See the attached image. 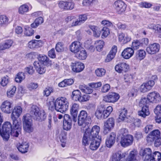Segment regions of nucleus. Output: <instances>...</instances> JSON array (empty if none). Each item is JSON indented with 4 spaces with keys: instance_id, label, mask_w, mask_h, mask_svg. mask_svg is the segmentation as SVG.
I'll return each mask as SVG.
<instances>
[{
    "instance_id": "f257e3e1",
    "label": "nucleus",
    "mask_w": 161,
    "mask_h": 161,
    "mask_svg": "<svg viewBox=\"0 0 161 161\" xmlns=\"http://www.w3.org/2000/svg\"><path fill=\"white\" fill-rule=\"evenodd\" d=\"M38 58L39 61H35L34 63V65L37 72L42 74L46 71L45 66H51L52 62L44 55H39Z\"/></svg>"
},
{
    "instance_id": "f03ea898",
    "label": "nucleus",
    "mask_w": 161,
    "mask_h": 161,
    "mask_svg": "<svg viewBox=\"0 0 161 161\" xmlns=\"http://www.w3.org/2000/svg\"><path fill=\"white\" fill-rule=\"evenodd\" d=\"M55 109L57 111L63 113L66 111L69 107V103L67 98L61 97L57 98L54 102H53Z\"/></svg>"
},
{
    "instance_id": "7ed1b4c3",
    "label": "nucleus",
    "mask_w": 161,
    "mask_h": 161,
    "mask_svg": "<svg viewBox=\"0 0 161 161\" xmlns=\"http://www.w3.org/2000/svg\"><path fill=\"white\" fill-rule=\"evenodd\" d=\"M30 114L31 117H32L34 119L40 122L44 120L46 118V114L45 111L43 110H40L36 105L31 106Z\"/></svg>"
},
{
    "instance_id": "20e7f679",
    "label": "nucleus",
    "mask_w": 161,
    "mask_h": 161,
    "mask_svg": "<svg viewBox=\"0 0 161 161\" xmlns=\"http://www.w3.org/2000/svg\"><path fill=\"white\" fill-rule=\"evenodd\" d=\"M90 119L88 116L86 112L82 110L79 114L78 118V124L79 125L85 129V130L89 128V122L90 121Z\"/></svg>"
},
{
    "instance_id": "39448f33",
    "label": "nucleus",
    "mask_w": 161,
    "mask_h": 161,
    "mask_svg": "<svg viewBox=\"0 0 161 161\" xmlns=\"http://www.w3.org/2000/svg\"><path fill=\"white\" fill-rule=\"evenodd\" d=\"M23 120L24 130L29 133L32 132L34 130V128L31 117L25 115L23 116Z\"/></svg>"
},
{
    "instance_id": "423d86ee",
    "label": "nucleus",
    "mask_w": 161,
    "mask_h": 161,
    "mask_svg": "<svg viewBox=\"0 0 161 161\" xmlns=\"http://www.w3.org/2000/svg\"><path fill=\"white\" fill-rule=\"evenodd\" d=\"M120 96L117 93L114 92L109 93L104 97L103 100L106 102L109 103H115L118 101Z\"/></svg>"
},
{
    "instance_id": "0eeeda50",
    "label": "nucleus",
    "mask_w": 161,
    "mask_h": 161,
    "mask_svg": "<svg viewBox=\"0 0 161 161\" xmlns=\"http://www.w3.org/2000/svg\"><path fill=\"white\" fill-rule=\"evenodd\" d=\"M22 112V109L20 106H17L14 107L11 115V117L13 122H14L15 123L19 122L17 119L19 116Z\"/></svg>"
},
{
    "instance_id": "6e6552de",
    "label": "nucleus",
    "mask_w": 161,
    "mask_h": 161,
    "mask_svg": "<svg viewBox=\"0 0 161 161\" xmlns=\"http://www.w3.org/2000/svg\"><path fill=\"white\" fill-rule=\"evenodd\" d=\"M113 6L119 14H121L124 12L126 8V5L122 0H117L115 1Z\"/></svg>"
},
{
    "instance_id": "1a4fd4ad",
    "label": "nucleus",
    "mask_w": 161,
    "mask_h": 161,
    "mask_svg": "<svg viewBox=\"0 0 161 161\" xmlns=\"http://www.w3.org/2000/svg\"><path fill=\"white\" fill-rule=\"evenodd\" d=\"M114 125V120L113 118H109L104 123L103 133L106 134L110 131Z\"/></svg>"
},
{
    "instance_id": "9d476101",
    "label": "nucleus",
    "mask_w": 161,
    "mask_h": 161,
    "mask_svg": "<svg viewBox=\"0 0 161 161\" xmlns=\"http://www.w3.org/2000/svg\"><path fill=\"white\" fill-rule=\"evenodd\" d=\"M133 141V136L130 135H128L126 136L121 137L120 143L122 146L126 147L131 145Z\"/></svg>"
},
{
    "instance_id": "9b49d317",
    "label": "nucleus",
    "mask_w": 161,
    "mask_h": 161,
    "mask_svg": "<svg viewBox=\"0 0 161 161\" xmlns=\"http://www.w3.org/2000/svg\"><path fill=\"white\" fill-rule=\"evenodd\" d=\"M72 118L68 114H64V116L63 129L66 130H70L72 127Z\"/></svg>"
},
{
    "instance_id": "f8f14e48",
    "label": "nucleus",
    "mask_w": 161,
    "mask_h": 161,
    "mask_svg": "<svg viewBox=\"0 0 161 161\" xmlns=\"http://www.w3.org/2000/svg\"><path fill=\"white\" fill-rule=\"evenodd\" d=\"M12 103L7 101H4L0 106L1 111L4 113L9 114L13 109Z\"/></svg>"
},
{
    "instance_id": "ddd939ff",
    "label": "nucleus",
    "mask_w": 161,
    "mask_h": 161,
    "mask_svg": "<svg viewBox=\"0 0 161 161\" xmlns=\"http://www.w3.org/2000/svg\"><path fill=\"white\" fill-rule=\"evenodd\" d=\"M160 45L157 43L149 44L146 48L147 52L149 54L153 55L158 53L160 50Z\"/></svg>"
},
{
    "instance_id": "4468645a",
    "label": "nucleus",
    "mask_w": 161,
    "mask_h": 161,
    "mask_svg": "<svg viewBox=\"0 0 161 161\" xmlns=\"http://www.w3.org/2000/svg\"><path fill=\"white\" fill-rule=\"evenodd\" d=\"M161 136L160 132L158 130H154L151 132L147 137L146 140L148 143L153 142L156 139Z\"/></svg>"
},
{
    "instance_id": "2eb2a0df",
    "label": "nucleus",
    "mask_w": 161,
    "mask_h": 161,
    "mask_svg": "<svg viewBox=\"0 0 161 161\" xmlns=\"http://www.w3.org/2000/svg\"><path fill=\"white\" fill-rule=\"evenodd\" d=\"M147 96L150 103H157L161 101V97L159 94L155 92L149 93Z\"/></svg>"
},
{
    "instance_id": "dca6fc26",
    "label": "nucleus",
    "mask_w": 161,
    "mask_h": 161,
    "mask_svg": "<svg viewBox=\"0 0 161 161\" xmlns=\"http://www.w3.org/2000/svg\"><path fill=\"white\" fill-rule=\"evenodd\" d=\"M155 84L154 81L150 80L146 83L142 84L140 87V90L141 92H145L150 90Z\"/></svg>"
},
{
    "instance_id": "f3484780",
    "label": "nucleus",
    "mask_w": 161,
    "mask_h": 161,
    "mask_svg": "<svg viewBox=\"0 0 161 161\" xmlns=\"http://www.w3.org/2000/svg\"><path fill=\"white\" fill-rule=\"evenodd\" d=\"M71 67L72 71L75 73H79L83 70L85 66L84 64L79 62L72 63Z\"/></svg>"
},
{
    "instance_id": "a211bd4d",
    "label": "nucleus",
    "mask_w": 161,
    "mask_h": 161,
    "mask_svg": "<svg viewBox=\"0 0 161 161\" xmlns=\"http://www.w3.org/2000/svg\"><path fill=\"white\" fill-rule=\"evenodd\" d=\"M140 155L145 159L144 160L148 161L150 159L152 155V150L149 148L141 149L140 152Z\"/></svg>"
},
{
    "instance_id": "6ab92c4d",
    "label": "nucleus",
    "mask_w": 161,
    "mask_h": 161,
    "mask_svg": "<svg viewBox=\"0 0 161 161\" xmlns=\"http://www.w3.org/2000/svg\"><path fill=\"white\" fill-rule=\"evenodd\" d=\"M21 130V123L18 122L17 123H15L14 122H13V128L10 131V134L13 136L17 137L19 133H20Z\"/></svg>"
},
{
    "instance_id": "aec40b11",
    "label": "nucleus",
    "mask_w": 161,
    "mask_h": 161,
    "mask_svg": "<svg viewBox=\"0 0 161 161\" xmlns=\"http://www.w3.org/2000/svg\"><path fill=\"white\" fill-rule=\"evenodd\" d=\"M82 48L81 43L78 41L74 42L69 46L70 50L75 53L80 51Z\"/></svg>"
},
{
    "instance_id": "412c9836",
    "label": "nucleus",
    "mask_w": 161,
    "mask_h": 161,
    "mask_svg": "<svg viewBox=\"0 0 161 161\" xmlns=\"http://www.w3.org/2000/svg\"><path fill=\"white\" fill-rule=\"evenodd\" d=\"M115 70L119 73L126 72L129 68V65L125 63H121L117 64L115 66Z\"/></svg>"
},
{
    "instance_id": "4be33fe9",
    "label": "nucleus",
    "mask_w": 161,
    "mask_h": 161,
    "mask_svg": "<svg viewBox=\"0 0 161 161\" xmlns=\"http://www.w3.org/2000/svg\"><path fill=\"white\" fill-rule=\"evenodd\" d=\"M117 47L115 45H114L112 47L111 50L105 59V62H109L114 58L117 52Z\"/></svg>"
},
{
    "instance_id": "5701e85b",
    "label": "nucleus",
    "mask_w": 161,
    "mask_h": 161,
    "mask_svg": "<svg viewBox=\"0 0 161 161\" xmlns=\"http://www.w3.org/2000/svg\"><path fill=\"white\" fill-rule=\"evenodd\" d=\"M134 50L132 48L127 47L122 52V56L125 59H128L131 58L134 54Z\"/></svg>"
},
{
    "instance_id": "b1692460",
    "label": "nucleus",
    "mask_w": 161,
    "mask_h": 161,
    "mask_svg": "<svg viewBox=\"0 0 161 161\" xmlns=\"http://www.w3.org/2000/svg\"><path fill=\"white\" fill-rule=\"evenodd\" d=\"M99 131V127L95 125L92 127L90 132L87 133L94 138L100 139L101 137L98 135Z\"/></svg>"
},
{
    "instance_id": "393cba45",
    "label": "nucleus",
    "mask_w": 161,
    "mask_h": 161,
    "mask_svg": "<svg viewBox=\"0 0 161 161\" xmlns=\"http://www.w3.org/2000/svg\"><path fill=\"white\" fill-rule=\"evenodd\" d=\"M116 134L112 132L107 137L106 141V144L108 147H110L114 144L115 142Z\"/></svg>"
},
{
    "instance_id": "a878e982",
    "label": "nucleus",
    "mask_w": 161,
    "mask_h": 161,
    "mask_svg": "<svg viewBox=\"0 0 161 161\" xmlns=\"http://www.w3.org/2000/svg\"><path fill=\"white\" fill-rule=\"evenodd\" d=\"M119 41L122 42L123 43L126 44L131 40V37L127 33L121 32L118 34Z\"/></svg>"
},
{
    "instance_id": "bb28decb",
    "label": "nucleus",
    "mask_w": 161,
    "mask_h": 161,
    "mask_svg": "<svg viewBox=\"0 0 161 161\" xmlns=\"http://www.w3.org/2000/svg\"><path fill=\"white\" fill-rule=\"evenodd\" d=\"M94 139L93 137L91 136L86 131L84 133L82 138L83 144L85 146L89 145Z\"/></svg>"
},
{
    "instance_id": "cd10ccee",
    "label": "nucleus",
    "mask_w": 161,
    "mask_h": 161,
    "mask_svg": "<svg viewBox=\"0 0 161 161\" xmlns=\"http://www.w3.org/2000/svg\"><path fill=\"white\" fill-rule=\"evenodd\" d=\"M29 147V144L26 142L19 143L17 146L18 150L22 153H25L27 152Z\"/></svg>"
},
{
    "instance_id": "c85d7f7f",
    "label": "nucleus",
    "mask_w": 161,
    "mask_h": 161,
    "mask_svg": "<svg viewBox=\"0 0 161 161\" xmlns=\"http://www.w3.org/2000/svg\"><path fill=\"white\" fill-rule=\"evenodd\" d=\"M42 45V42L40 40H32L28 43V47L31 49L38 48L41 47Z\"/></svg>"
},
{
    "instance_id": "c756f323",
    "label": "nucleus",
    "mask_w": 161,
    "mask_h": 161,
    "mask_svg": "<svg viewBox=\"0 0 161 161\" xmlns=\"http://www.w3.org/2000/svg\"><path fill=\"white\" fill-rule=\"evenodd\" d=\"M126 154L125 153L121 154L120 152L114 153L112 157V161H120L121 159L125 158Z\"/></svg>"
},
{
    "instance_id": "7c9ffc66",
    "label": "nucleus",
    "mask_w": 161,
    "mask_h": 161,
    "mask_svg": "<svg viewBox=\"0 0 161 161\" xmlns=\"http://www.w3.org/2000/svg\"><path fill=\"white\" fill-rule=\"evenodd\" d=\"M76 57L80 60H84L87 57V53L86 51L83 48L76 53Z\"/></svg>"
},
{
    "instance_id": "2f4dec72",
    "label": "nucleus",
    "mask_w": 161,
    "mask_h": 161,
    "mask_svg": "<svg viewBox=\"0 0 161 161\" xmlns=\"http://www.w3.org/2000/svg\"><path fill=\"white\" fill-rule=\"evenodd\" d=\"M89 27L93 31V36L96 37H98L100 36L101 31L100 28L97 26L89 25Z\"/></svg>"
},
{
    "instance_id": "473e14b6",
    "label": "nucleus",
    "mask_w": 161,
    "mask_h": 161,
    "mask_svg": "<svg viewBox=\"0 0 161 161\" xmlns=\"http://www.w3.org/2000/svg\"><path fill=\"white\" fill-rule=\"evenodd\" d=\"M81 95L80 91L78 90H76L72 92L71 97L73 100L79 102Z\"/></svg>"
},
{
    "instance_id": "72a5a7b5",
    "label": "nucleus",
    "mask_w": 161,
    "mask_h": 161,
    "mask_svg": "<svg viewBox=\"0 0 161 161\" xmlns=\"http://www.w3.org/2000/svg\"><path fill=\"white\" fill-rule=\"evenodd\" d=\"M142 110L138 112L139 115L143 118H145L146 116H148L150 114V112L147 106H143L142 107Z\"/></svg>"
},
{
    "instance_id": "f704fd0d",
    "label": "nucleus",
    "mask_w": 161,
    "mask_h": 161,
    "mask_svg": "<svg viewBox=\"0 0 161 161\" xmlns=\"http://www.w3.org/2000/svg\"><path fill=\"white\" fill-rule=\"evenodd\" d=\"M29 7L26 4H24L20 6L18 8V12L21 15H24L29 11Z\"/></svg>"
},
{
    "instance_id": "c9c22d12",
    "label": "nucleus",
    "mask_w": 161,
    "mask_h": 161,
    "mask_svg": "<svg viewBox=\"0 0 161 161\" xmlns=\"http://www.w3.org/2000/svg\"><path fill=\"white\" fill-rule=\"evenodd\" d=\"M79 88L82 92L87 94L91 93L92 92V90L90 87L87 86L85 84H81L79 85Z\"/></svg>"
},
{
    "instance_id": "e433bc0d",
    "label": "nucleus",
    "mask_w": 161,
    "mask_h": 161,
    "mask_svg": "<svg viewBox=\"0 0 161 161\" xmlns=\"http://www.w3.org/2000/svg\"><path fill=\"white\" fill-rule=\"evenodd\" d=\"M97 139H94L90 143V148L92 150H96L99 147L100 143L99 141L97 140Z\"/></svg>"
},
{
    "instance_id": "4c0bfd02",
    "label": "nucleus",
    "mask_w": 161,
    "mask_h": 161,
    "mask_svg": "<svg viewBox=\"0 0 161 161\" xmlns=\"http://www.w3.org/2000/svg\"><path fill=\"white\" fill-rule=\"evenodd\" d=\"M79 108V105L77 103L72 104L70 107V113L72 116L77 115Z\"/></svg>"
},
{
    "instance_id": "58836bf2",
    "label": "nucleus",
    "mask_w": 161,
    "mask_h": 161,
    "mask_svg": "<svg viewBox=\"0 0 161 161\" xmlns=\"http://www.w3.org/2000/svg\"><path fill=\"white\" fill-rule=\"evenodd\" d=\"M137 153L136 150L131 151L127 158V161H138L137 159Z\"/></svg>"
},
{
    "instance_id": "ea45409f",
    "label": "nucleus",
    "mask_w": 161,
    "mask_h": 161,
    "mask_svg": "<svg viewBox=\"0 0 161 161\" xmlns=\"http://www.w3.org/2000/svg\"><path fill=\"white\" fill-rule=\"evenodd\" d=\"M150 161H160L161 160V153L158 151L154 152L151 156Z\"/></svg>"
},
{
    "instance_id": "a19ab883",
    "label": "nucleus",
    "mask_w": 161,
    "mask_h": 161,
    "mask_svg": "<svg viewBox=\"0 0 161 161\" xmlns=\"http://www.w3.org/2000/svg\"><path fill=\"white\" fill-rule=\"evenodd\" d=\"M104 114V110L99 108L97 109L95 113V116L99 119H106L107 118H105Z\"/></svg>"
},
{
    "instance_id": "79ce46f5",
    "label": "nucleus",
    "mask_w": 161,
    "mask_h": 161,
    "mask_svg": "<svg viewBox=\"0 0 161 161\" xmlns=\"http://www.w3.org/2000/svg\"><path fill=\"white\" fill-rule=\"evenodd\" d=\"M146 53L145 51L142 49L139 50L136 53V56L137 58L140 60L143 59L145 57Z\"/></svg>"
},
{
    "instance_id": "37998d69",
    "label": "nucleus",
    "mask_w": 161,
    "mask_h": 161,
    "mask_svg": "<svg viewBox=\"0 0 161 161\" xmlns=\"http://www.w3.org/2000/svg\"><path fill=\"white\" fill-rule=\"evenodd\" d=\"M8 18L6 15H0V25L2 26L7 24L8 23Z\"/></svg>"
},
{
    "instance_id": "c03bdc74",
    "label": "nucleus",
    "mask_w": 161,
    "mask_h": 161,
    "mask_svg": "<svg viewBox=\"0 0 161 161\" xmlns=\"http://www.w3.org/2000/svg\"><path fill=\"white\" fill-rule=\"evenodd\" d=\"M25 73L23 72H20L17 74L15 80L17 82L20 83L25 79Z\"/></svg>"
},
{
    "instance_id": "a18cd8bd",
    "label": "nucleus",
    "mask_w": 161,
    "mask_h": 161,
    "mask_svg": "<svg viewBox=\"0 0 161 161\" xmlns=\"http://www.w3.org/2000/svg\"><path fill=\"white\" fill-rule=\"evenodd\" d=\"M142 46V43L137 40H134L132 42L131 47L133 50H136Z\"/></svg>"
},
{
    "instance_id": "49530a36",
    "label": "nucleus",
    "mask_w": 161,
    "mask_h": 161,
    "mask_svg": "<svg viewBox=\"0 0 161 161\" xmlns=\"http://www.w3.org/2000/svg\"><path fill=\"white\" fill-rule=\"evenodd\" d=\"M137 89L132 88L129 91L128 96L130 97H135L137 95Z\"/></svg>"
},
{
    "instance_id": "de8ad7c7",
    "label": "nucleus",
    "mask_w": 161,
    "mask_h": 161,
    "mask_svg": "<svg viewBox=\"0 0 161 161\" xmlns=\"http://www.w3.org/2000/svg\"><path fill=\"white\" fill-rule=\"evenodd\" d=\"M127 110L124 108L121 110L119 115V118L122 121H124L126 118Z\"/></svg>"
},
{
    "instance_id": "09e8293b",
    "label": "nucleus",
    "mask_w": 161,
    "mask_h": 161,
    "mask_svg": "<svg viewBox=\"0 0 161 161\" xmlns=\"http://www.w3.org/2000/svg\"><path fill=\"white\" fill-rule=\"evenodd\" d=\"M95 43L96 44V48L98 51H100L103 48L104 45V42L103 41L100 40L96 41Z\"/></svg>"
},
{
    "instance_id": "8fccbe9b",
    "label": "nucleus",
    "mask_w": 161,
    "mask_h": 161,
    "mask_svg": "<svg viewBox=\"0 0 161 161\" xmlns=\"http://www.w3.org/2000/svg\"><path fill=\"white\" fill-rule=\"evenodd\" d=\"M25 34L26 36H30L32 35L34 33V30L31 27L25 26Z\"/></svg>"
},
{
    "instance_id": "3c124183",
    "label": "nucleus",
    "mask_w": 161,
    "mask_h": 161,
    "mask_svg": "<svg viewBox=\"0 0 161 161\" xmlns=\"http://www.w3.org/2000/svg\"><path fill=\"white\" fill-rule=\"evenodd\" d=\"M150 102L148 98H142L140 100L139 104V105L140 107H143V106H147V105Z\"/></svg>"
},
{
    "instance_id": "603ef678",
    "label": "nucleus",
    "mask_w": 161,
    "mask_h": 161,
    "mask_svg": "<svg viewBox=\"0 0 161 161\" xmlns=\"http://www.w3.org/2000/svg\"><path fill=\"white\" fill-rule=\"evenodd\" d=\"M102 32V38H106L110 33L109 29L106 27H104L101 30Z\"/></svg>"
},
{
    "instance_id": "864d4df0",
    "label": "nucleus",
    "mask_w": 161,
    "mask_h": 161,
    "mask_svg": "<svg viewBox=\"0 0 161 161\" xmlns=\"http://www.w3.org/2000/svg\"><path fill=\"white\" fill-rule=\"evenodd\" d=\"M95 72L97 76L101 77L105 75V70L104 69L98 68L95 70Z\"/></svg>"
},
{
    "instance_id": "5fc2aeb1",
    "label": "nucleus",
    "mask_w": 161,
    "mask_h": 161,
    "mask_svg": "<svg viewBox=\"0 0 161 161\" xmlns=\"http://www.w3.org/2000/svg\"><path fill=\"white\" fill-rule=\"evenodd\" d=\"M55 49L56 51L58 52H63L64 50V45L61 42H59L56 44Z\"/></svg>"
},
{
    "instance_id": "6e6d98bb",
    "label": "nucleus",
    "mask_w": 161,
    "mask_h": 161,
    "mask_svg": "<svg viewBox=\"0 0 161 161\" xmlns=\"http://www.w3.org/2000/svg\"><path fill=\"white\" fill-rule=\"evenodd\" d=\"M119 135L121 136V137L130 135L128 134V130L126 128H122L120 129L119 131Z\"/></svg>"
},
{
    "instance_id": "4d7b16f0",
    "label": "nucleus",
    "mask_w": 161,
    "mask_h": 161,
    "mask_svg": "<svg viewBox=\"0 0 161 161\" xmlns=\"http://www.w3.org/2000/svg\"><path fill=\"white\" fill-rule=\"evenodd\" d=\"M9 78L8 76H4L2 78L1 84L3 86H6L9 82Z\"/></svg>"
},
{
    "instance_id": "13d9d810",
    "label": "nucleus",
    "mask_w": 161,
    "mask_h": 161,
    "mask_svg": "<svg viewBox=\"0 0 161 161\" xmlns=\"http://www.w3.org/2000/svg\"><path fill=\"white\" fill-rule=\"evenodd\" d=\"M104 110V114L105 118H107L113 111V108L111 106L108 107L105 110Z\"/></svg>"
},
{
    "instance_id": "bf43d9fd",
    "label": "nucleus",
    "mask_w": 161,
    "mask_h": 161,
    "mask_svg": "<svg viewBox=\"0 0 161 161\" xmlns=\"http://www.w3.org/2000/svg\"><path fill=\"white\" fill-rule=\"evenodd\" d=\"M101 24L105 26V27H112L113 26V24L112 23L108 20H104L101 22Z\"/></svg>"
},
{
    "instance_id": "052dcab7",
    "label": "nucleus",
    "mask_w": 161,
    "mask_h": 161,
    "mask_svg": "<svg viewBox=\"0 0 161 161\" xmlns=\"http://www.w3.org/2000/svg\"><path fill=\"white\" fill-rule=\"evenodd\" d=\"M132 76L130 74H126L124 76V80L126 82H130L132 80Z\"/></svg>"
},
{
    "instance_id": "680f3d73",
    "label": "nucleus",
    "mask_w": 161,
    "mask_h": 161,
    "mask_svg": "<svg viewBox=\"0 0 161 161\" xmlns=\"http://www.w3.org/2000/svg\"><path fill=\"white\" fill-rule=\"evenodd\" d=\"M102 85V83L101 82L96 83H92L89 84L90 87L92 88H96L100 87Z\"/></svg>"
},
{
    "instance_id": "e2e57ef3",
    "label": "nucleus",
    "mask_w": 161,
    "mask_h": 161,
    "mask_svg": "<svg viewBox=\"0 0 161 161\" xmlns=\"http://www.w3.org/2000/svg\"><path fill=\"white\" fill-rule=\"evenodd\" d=\"M90 96L87 94L84 95L82 96L81 97L80 102L82 103L86 102L89 100Z\"/></svg>"
},
{
    "instance_id": "0e129e2a",
    "label": "nucleus",
    "mask_w": 161,
    "mask_h": 161,
    "mask_svg": "<svg viewBox=\"0 0 161 161\" xmlns=\"http://www.w3.org/2000/svg\"><path fill=\"white\" fill-rule=\"evenodd\" d=\"M16 89V88L15 86H13L11 90L7 92L8 96L9 97H11L13 96L15 93Z\"/></svg>"
},
{
    "instance_id": "69168bd1",
    "label": "nucleus",
    "mask_w": 161,
    "mask_h": 161,
    "mask_svg": "<svg viewBox=\"0 0 161 161\" xmlns=\"http://www.w3.org/2000/svg\"><path fill=\"white\" fill-rule=\"evenodd\" d=\"M87 19V16L86 14L81 15L79 16L78 20L81 25L84 23Z\"/></svg>"
},
{
    "instance_id": "338daca9",
    "label": "nucleus",
    "mask_w": 161,
    "mask_h": 161,
    "mask_svg": "<svg viewBox=\"0 0 161 161\" xmlns=\"http://www.w3.org/2000/svg\"><path fill=\"white\" fill-rule=\"evenodd\" d=\"M67 2L60 1L58 3L59 7L62 9L66 10Z\"/></svg>"
},
{
    "instance_id": "774afa93",
    "label": "nucleus",
    "mask_w": 161,
    "mask_h": 161,
    "mask_svg": "<svg viewBox=\"0 0 161 161\" xmlns=\"http://www.w3.org/2000/svg\"><path fill=\"white\" fill-rule=\"evenodd\" d=\"M154 112L156 115L161 114V104L158 105L154 109Z\"/></svg>"
}]
</instances>
